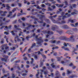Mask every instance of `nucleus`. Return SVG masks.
Instances as JSON below:
<instances>
[{
	"instance_id": "nucleus-1",
	"label": "nucleus",
	"mask_w": 78,
	"mask_h": 78,
	"mask_svg": "<svg viewBox=\"0 0 78 78\" xmlns=\"http://www.w3.org/2000/svg\"><path fill=\"white\" fill-rule=\"evenodd\" d=\"M74 36L72 35L69 38H68L65 36H62L59 37L60 40H63L66 41H70V42H74L75 39L74 38Z\"/></svg>"
},
{
	"instance_id": "nucleus-2",
	"label": "nucleus",
	"mask_w": 78,
	"mask_h": 78,
	"mask_svg": "<svg viewBox=\"0 0 78 78\" xmlns=\"http://www.w3.org/2000/svg\"><path fill=\"white\" fill-rule=\"evenodd\" d=\"M37 16H40L39 17L41 21H38V19L35 18V16H31L30 17L31 19H34V21H37V22L39 23H43V19H42L43 18H44V17H45V15H40V14H37Z\"/></svg>"
},
{
	"instance_id": "nucleus-3",
	"label": "nucleus",
	"mask_w": 78,
	"mask_h": 78,
	"mask_svg": "<svg viewBox=\"0 0 78 78\" xmlns=\"http://www.w3.org/2000/svg\"><path fill=\"white\" fill-rule=\"evenodd\" d=\"M58 27L56 25H53L52 26L51 30L52 31H56V32L58 33L59 34H61L62 32V31H60L58 29Z\"/></svg>"
},
{
	"instance_id": "nucleus-4",
	"label": "nucleus",
	"mask_w": 78,
	"mask_h": 78,
	"mask_svg": "<svg viewBox=\"0 0 78 78\" xmlns=\"http://www.w3.org/2000/svg\"><path fill=\"white\" fill-rule=\"evenodd\" d=\"M35 38L38 41L37 43L38 44L40 45V46L42 45V43L44 42V41L42 39V37H40L39 38H38V35H36L35 36Z\"/></svg>"
},
{
	"instance_id": "nucleus-5",
	"label": "nucleus",
	"mask_w": 78,
	"mask_h": 78,
	"mask_svg": "<svg viewBox=\"0 0 78 78\" xmlns=\"http://www.w3.org/2000/svg\"><path fill=\"white\" fill-rule=\"evenodd\" d=\"M3 57L4 58H1V61H5V62H7V60H8V56L6 55H3Z\"/></svg>"
},
{
	"instance_id": "nucleus-6",
	"label": "nucleus",
	"mask_w": 78,
	"mask_h": 78,
	"mask_svg": "<svg viewBox=\"0 0 78 78\" xmlns=\"http://www.w3.org/2000/svg\"><path fill=\"white\" fill-rule=\"evenodd\" d=\"M42 33L44 34H53V32H50L49 31H47V30L42 31Z\"/></svg>"
},
{
	"instance_id": "nucleus-7",
	"label": "nucleus",
	"mask_w": 78,
	"mask_h": 78,
	"mask_svg": "<svg viewBox=\"0 0 78 78\" xmlns=\"http://www.w3.org/2000/svg\"><path fill=\"white\" fill-rule=\"evenodd\" d=\"M65 15L66 16H66V15H64L62 16V20H64L65 18H68V17H70V14L68 13H67L65 14Z\"/></svg>"
},
{
	"instance_id": "nucleus-8",
	"label": "nucleus",
	"mask_w": 78,
	"mask_h": 78,
	"mask_svg": "<svg viewBox=\"0 0 78 78\" xmlns=\"http://www.w3.org/2000/svg\"><path fill=\"white\" fill-rule=\"evenodd\" d=\"M77 20L76 19L71 20V19H69L68 20V22H71L72 23H75V22H76Z\"/></svg>"
},
{
	"instance_id": "nucleus-9",
	"label": "nucleus",
	"mask_w": 78,
	"mask_h": 78,
	"mask_svg": "<svg viewBox=\"0 0 78 78\" xmlns=\"http://www.w3.org/2000/svg\"><path fill=\"white\" fill-rule=\"evenodd\" d=\"M62 28L65 30H67V29H69V27L67 25H64L62 27Z\"/></svg>"
},
{
	"instance_id": "nucleus-10",
	"label": "nucleus",
	"mask_w": 78,
	"mask_h": 78,
	"mask_svg": "<svg viewBox=\"0 0 78 78\" xmlns=\"http://www.w3.org/2000/svg\"><path fill=\"white\" fill-rule=\"evenodd\" d=\"M26 24L27 25V26H28V27H25V29H26L27 30H29L30 29V27H31L30 25V24L28 23H26Z\"/></svg>"
},
{
	"instance_id": "nucleus-11",
	"label": "nucleus",
	"mask_w": 78,
	"mask_h": 78,
	"mask_svg": "<svg viewBox=\"0 0 78 78\" xmlns=\"http://www.w3.org/2000/svg\"><path fill=\"white\" fill-rule=\"evenodd\" d=\"M18 37H19L18 36H16V37H15L14 39L15 43H17V40H16V39H17V41H20V40L18 38Z\"/></svg>"
},
{
	"instance_id": "nucleus-12",
	"label": "nucleus",
	"mask_w": 78,
	"mask_h": 78,
	"mask_svg": "<svg viewBox=\"0 0 78 78\" xmlns=\"http://www.w3.org/2000/svg\"><path fill=\"white\" fill-rule=\"evenodd\" d=\"M66 33L69 34H73V32L71 31L68 30Z\"/></svg>"
},
{
	"instance_id": "nucleus-13",
	"label": "nucleus",
	"mask_w": 78,
	"mask_h": 78,
	"mask_svg": "<svg viewBox=\"0 0 78 78\" xmlns=\"http://www.w3.org/2000/svg\"><path fill=\"white\" fill-rule=\"evenodd\" d=\"M40 71L41 72H44V75H47V73H48V71H44V70L41 69Z\"/></svg>"
},
{
	"instance_id": "nucleus-14",
	"label": "nucleus",
	"mask_w": 78,
	"mask_h": 78,
	"mask_svg": "<svg viewBox=\"0 0 78 78\" xmlns=\"http://www.w3.org/2000/svg\"><path fill=\"white\" fill-rule=\"evenodd\" d=\"M69 66H70V67H72V66L73 69H75L76 68V66H73V63H72L69 64Z\"/></svg>"
},
{
	"instance_id": "nucleus-15",
	"label": "nucleus",
	"mask_w": 78,
	"mask_h": 78,
	"mask_svg": "<svg viewBox=\"0 0 78 78\" xmlns=\"http://www.w3.org/2000/svg\"><path fill=\"white\" fill-rule=\"evenodd\" d=\"M50 18L51 19L53 23H56V21L55 19H53V16H50Z\"/></svg>"
},
{
	"instance_id": "nucleus-16",
	"label": "nucleus",
	"mask_w": 78,
	"mask_h": 78,
	"mask_svg": "<svg viewBox=\"0 0 78 78\" xmlns=\"http://www.w3.org/2000/svg\"><path fill=\"white\" fill-rule=\"evenodd\" d=\"M51 66L52 67V68L53 69H56V67L55 65H54V63H52L51 65Z\"/></svg>"
},
{
	"instance_id": "nucleus-17",
	"label": "nucleus",
	"mask_w": 78,
	"mask_h": 78,
	"mask_svg": "<svg viewBox=\"0 0 78 78\" xmlns=\"http://www.w3.org/2000/svg\"><path fill=\"white\" fill-rule=\"evenodd\" d=\"M5 6H6V7H7V8H6V9L7 10H8V11H9V9H10V6H9V4H7L5 5Z\"/></svg>"
},
{
	"instance_id": "nucleus-18",
	"label": "nucleus",
	"mask_w": 78,
	"mask_h": 78,
	"mask_svg": "<svg viewBox=\"0 0 78 78\" xmlns=\"http://www.w3.org/2000/svg\"><path fill=\"white\" fill-rule=\"evenodd\" d=\"M62 48H64L65 50H67V51H69V49L68 48H65V47L64 46H63L62 47Z\"/></svg>"
},
{
	"instance_id": "nucleus-19",
	"label": "nucleus",
	"mask_w": 78,
	"mask_h": 78,
	"mask_svg": "<svg viewBox=\"0 0 78 78\" xmlns=\"http://www.w3.org/2000/svg\"><path fill=\"white\" fill-rule=\"evenodd\" d=\"M60 24H64V23H66V21L64 20L61 21V22L58 23Z\"/></svg>"
},
{
	"instance_id": "nucleus-20",
	"label": "nucleus",
	"mask_w": 78,
	"mask_h": 78,
	"mask_svg": "<svg viewBox=\"0 0 78 78\" xmlns=\"http://www.w3.org/2000/svg\"><path fill=\"white\" fill-rule=\"evenodd\" d=\"M69 77H70L71 78H74V77H76V75L75 74L72 75V76H70Z\"/></svg>"
},
{
	"instance_id": "nucleus-21",
	"label": "nucleus",
	"mask_w": 78,
	"mask_h": 78,
	"mask_svg": "<svg viewBox=\"0 0 78 78\" xmlns=\"http://www.w3.org/2000/svg\"><path fill=\"white\" fill-rule=\"evenodd\" d=\"M16 9H17V10H19V9H18V8H14L12 10V12H14L15 11H16Z\"/></svg>"
},
{
	"instance_id": "nucleus-22",
	"label": "nucleus",
	"mask_w": 78,
	"mask_h": 78,
	"mask_svg": "<svg viewBox=\"0 0 78 78\" xmlns=\"http://www.w3.org/2000/svg\"><path fill=\"white\" fill-rule=\"evenodd\" d=\"M3 14H2V16H6V14H6V13H7V12H7V11H5L4 12H3Z\"/></svg>"
},
{
	"instance_id": "nucleus-23",
	"label": "nucleus",
	"mask_w": 78,
	"mask_h": 78,
	"mask_svg": "<svg viewBox=\"0 0 78 78\" xmlns=\"http://www.w3.org/2000/svg\"><path fill=\"white\" fill-rule=\"evenodd\" d=\"M12 12L11 11L9 12V14L8 15L7 17H10V16H11L12 15V14H12Z\"/></svg>"
},
{
	"instance_id": "nucleus-24",
	"label": "nucleus",
	"mask_w": 78,
	"mask_h": 78,
	"mask_svg": "<svg viewBox=\"0 0 78 78\" xmlns=\"http://www.w3.org/2000/svg\"><path fill=\"white\" fill-rule=\"evenodd\" d=\"M45 21L46 22L48 23H50V20H49V19H46L45 20Z\"/></svg>"
},
{
	"instance_id": "nucleus-25",
	"label": "nucleus",
	"mask_w": 78,
	"mask_h": 78,
	"mask_svg": "<svg viewBox=\"0 0 78 78\" xmlns=\"http://www.w3.org/2000/svg\"><path fill=\"white\" fill-rule=\"evenodd\" d=\"M55 75H56V76H60L59 72L58 71H57V72L55 73Z\"/></svg>"
},
{
	"instance_id": "nucleus-26",
	"label": "nucleus",
	"mask_w": 78,
	"mask_h": 78,
	"mask_svg": "<svg viewBox=\"0 0 78 78\" xmlns=\"http://www.w3.org/2000/svg\"><path fill=\"white\" fill-rule=\"evenodd\" d=\"M50 42H51V43H52L53 44H55V43H56V41L51 40L50 41Z\"/></svg>"
},
{
	"instance_id": "nucleus-27",
	"label": "nucleus",
	"mask_w": 78,
	"mask_h": 78,
	"mask_svg": "<svg viewBox=\"0 0 78 78\" xmlns=\"http://www.w3.org/2000/svg\"><path fill=\"white\" fill-rule=\"evenodd\" d=\"M34 46H36V43H34L32 45V46L31 47V48H33Z\"/></svg>"
},
{
	"instance_id": "nucleus-28",
	"label": "nucleus",
	"mask_w": 78,
	"mask_h": 78,
	"mask_svg": "<svg viewBox=\"0 0 78 78\" xmlns=\"http://www.w3.org/2000/svg\"><path fill=\"white\" fill-rule=\"evenodd\" d=\"M46 5H47L48 6H51V4L48 3H45Z\"/></svg>"
},
{
	"instance_id": "nucleus-29",
	"label": "nucleus",
	"mask_w": 78,
	"mask_h": 78,
	"mask_svg": "<svg viewBox=\"0 0 78 78\" xmlns=\"http://www.w3.org/2000/svg\"><path fill=\"white\" fill-rule=\"evenodd\" d=\"M44 65V63H43V62H40V67H42V66H43Z\"/></svg>"
},
{
	"instance_id": "nucleus-30",
	"label": "nucleus",
	"mask_w": 78,
	"mask_h": 78,
	"mask_svg": "<svg viewBox=\"0 0 78 78\" xmlns=\"http://www.w3.org/2000/svg\"><path fill=\"white\" fill-rule=\"evenodd\" d=\"M0 26H2L3 25V23L2 22V21L0 20Z\"/></svg>"
},
{
	"instance_id": "nucleus-31",
	"label": "nucleus",
	"mask_w": 78,
	"mask_h": 78,
	"mask_svg": "<svg viewBox=\"0 0 78 78\" xmlns=\"http://www.w3.org/2000/svg\"><path fill=\"white\" fill-rule=\"evenodd\" d=\"M57 61H61V58L59 57H57Z\"/></svg>"
},
{
	"instance_id": "nucleus-32",
	"label": "nucleus",
	"mask_w": 78,
	"mask_h": 78,
	"mask_svg": "<svg viewBox=\"0 0 78 78\" xmlns=\"http://www.w3.org/2000/svg\"><path fill=\"white\" fill-rule=\"evenodd\" d=\"M70 14V16L71 15H74V14H76V13H75V12H72Z\"/></svg>"
},
{
	"instance_id": "nucleus-33",
	"label": "nucleus",
	"mask_w": 78,
	"mask_h": 78,
	"mask_svg": "<svg viewBox=\"0 0 78 78\" xmlns=\"http://www.w3.org/2000/svg\"><path fill=\"white\" fill-rule=\"evenodd\" d=\"M73 49H74V51H72V52H75V51H76L77 50V49L76 48H73Z\"/></svg>"
},
{
	"instance_id": "nucleus-34",
	"label": "nucleus",
	"mask_w": 78,
	"mask_h": 78,
	"mask_svg": "<svg viewBox=\"0 0 78 78\" xmlns=\"http://www.w3.org/2000/svg\"><path fill=\"white\" fill-rule=\"evenodd\" d=\"M34 58L35 59H37L38 58L37 57V56L36 55H35L34 56Z\"/></svg>"
},
{
	"instance_id": "nucleus-35",
	"label": "nucleus",
	"mask_w": 78,
	"mask_h": 78,
	"mask_svg": "<svg viewBox=\"0 0 78 78\" xmlns=\"http://www.w3.org/2000/svg\"><path fill=\"white\" fill-rule=\"evenodd\" d=\"M62 16H58V18L57 19H58V20H61V17H62Z\"/></svg>"
},
{
	"instance_id": "nucleus-36",
	"label": "nucleus",
	"mask_w": 78,
	"mask_h": 78,
	"mask_svg": "<svg viewBox=\"0 0 78 78\" xmlns=\"http://www.w3.org/2000/svg\"><path fill=\"white\" fill-rule=\"evenodd\" d=\"M67 72L68 74H70V73H72L71 72H70V71H69V70H67Z\"/></svg>"
},
{
	"instance_id": "nucleus-37",
	"label": "nucleus",
	"mask_w": 78,
	"mask_h": 78,
	"mask_svg": "<svg viewBox=\"0 0 78 78\" xmlns=\"http://www.w3.org/2000/svg\"><path fill=\"white\" fill-rule=\"evenodd\" d=\"M72 6L73 8H76V4H73L72 5Z\"/></svg>"
},
{
	"instance_id": "nucleus-38",
	"label": "nucleus",
	"mask_w": 78,
	"mask_h": 78,
	"mask_svg": "<svg viewBox=\"0 0 78 78\" xmlns=\"http://www.w3.org/2000/svg\"><path fill=\"white\" fill-rule=\"evenodd\" d=\"M65 3L66 6H67V5H68V2H67V1H65Z\"/></svg>"
},
{
	"instance_id": "nucleus-39",
	"label": "nucleus",
	"mask_w": 78,
	"mask_h": 78,
	"mask_svg": "<svg viewBox=\"0 0 78 78\" xmlns=\"http://www.w3.org/2000/svg\"><path fill=\"white\" fill-rule=\"evenodd\" d=\"M4 33L5 34H6V35H8V34H9V33L7 32H5Z\"/></svg>"
},
{
	"instance_id": "nucleus-40",
	"label": "nucleus",
	"mask_w": 78,
	"mask_h": 78,
	"mask_svg": "<svg viewBox=\"0 0 78 78\" xmlns=\"http://www.w3.org/2000/svg\"><path fill=\"white\" fill-rule=\"evenodd\" d=\"M11 1H12V0H7L6 2L7 3H10Z\"/></svg>"
},
{
	"instance_id": "nucleus-41",
	"label": "nucleus",
	"mask_w": 78,
	"mask_h": 78,
	"mask_svg": "<svg viewBox=\"0 0 78 78\" xmlns=\"http://www.w3.org/2000/svg\"><path fill=\"white\" fill-rule=\"evenodd\" d=\"M37 9H42V8L41 7H39V6L38 5L37 6Z\"/></svg>"
},
{
	"instance_id": "nucleus-42",
	"label": "nucleus",
	"mask_w": 78,
	"mask_h": 78,
	"mask_svg": "<svg viewBox=\"0 0 78 78\" xmlns=\"http://www.w3.org/2000/svg\"><path fill=\"white\" fill-rule=\"evenodd\" d=\"M31 48H30L28 50V53H31Z\"/></svg>"
},
{
	"instance_id": "nucleus-43",
	"label": "nucleus",
	"mask_w": 78,
	"mask_h": 78,
	"mask_svg": "<svg viewBox=\"0 0 78 78\" xmlns=\"http://www.w3.org/2000/svg\"><path fill=\"white\" fill-rule=\"evenodd\" d=\"M55 5H56V6L58 8H59L60 7V4L59 5L58 4H55Z\"/></svg>"
},
{
	"instance_id": "nucleus-44",
	"label": "nucleus",
	"mask_w": 78,
	"mask_h": 78,
	"mask_svg": "<svg viewBox=\"0 0 78 78\" xmlns=\"http://www.w3.org/2000/svg\"><path fill=\"white\" fill-rule=\"evenodd\" d=\"M12 78H15V75L14 74H12Z\"/></svg>"
},
{
	"instance_id": "nucleus-45",
	"label": "nucleus",
	"mask_w": 78,
	"mask_h": 78,
	"mask_svg": "<svg viewBox=\"0 0 78 78\" xmlns=\"http://www.w3.org/2000/svg\"><path fill=\"white\" fill-rule=\"evenodd\" d=\"M17 20H15V21H14L12 22V23H17Z\"/></svg>"
},
{
	"instance_id": "nucleus-46",
	"label": "nucleus",
	"mask_w": 78,
	"mask_h": 78,
	"mask_svg": "<svg viewBox=\"0 0 78 78\" xmlns=\"http://www.w3.org/2000/svg\"><path fill=\"white\" fill-rule=\"evenodd\" d=\"M51 7L53 8V9H55L56 8V6H55V5H52Z\"/></svg>"
},
{
	"instance_id": "nucleus-47",
	"label": "nucleus",
	"mask_w": 78,
	"mask_h": 78,
	"mask_svg": "<svg viewBox=\"0 0 78 78\" xmlns=\"http://www.w3.org/2000/svg\"><path fill=\"white\" fill-rule=\"evenodd\" d=\"M30 27H32L33 28H34L35 26H34V25H31V24H30Z\"/></svg>"
},
{
	"instance_id": "nucleus-48",
	"label": "nucleus",
	"mask_w": 78,
	"mask_h": 78,
	"mask_svg": "<svg viewBox=\"0 0 78 78\" xmlns=\"http://www.w3.org/2000/svg\"><path fill=\"white\" fill-rule=\"evenodd\" d=\"M11 33H12V35H15V33H14V31H11Z\"/></svg>"
},
{
	"instance_id": "nucleus-49",
	"label": "nucleus",
	"mask_w": 78,
	"mask_h": 78,
	"mask_svg": "<svg viewBox=\"0 0 78 78\" xmlns=\"http://www.w3.org/2000/svg\"><path fill=\"white\" fill-rule=\"evenodd\" d=\"M51 3H52L53 4H55L56 3V2L54 0V1H52V2H51Z\"/></svg>"
},
{
	"instance_id": "nucleus-50",
	"label": "nucleus",
	"mask_w": 78,
	"mask_h": 78,
	"mask_svg": "<svg viewBox=\"0 0 78 78\" xmlns=\"http://www.w3.org/2000/svg\"><path fill=\"white\" fill-rule=\"evenodd\" d=\"M48 9H49V11H52V9H51V8H50V7H48Z\"/></svg>"
},
{
	"instance_id": "nucleus-51",
	"label": "nucleus",
	"mask_w": 78,
	"mask_h": 78,
	"mask_svg": "<svg viewBox=\"0 0 78 78\" xmlns=\"http://www.w3.org/2000/svg\"><path fill=\"white\" fill-rule=\"evenodd\" d=\"M42 56H43V58H44V59H46V56H45V55H42Z\"/></svg>"
},
{
	"instance_id": "nucleus-52",
	"label": "nucleus",
	"mask_w": 78,
	"mask_h": 78,
	"mask_svg": "<svg viewBox=\"0 0 78 78\" xmlns=\"http://www.w3.org/2000/svg\"><path fill=\"white\" fill-rule=\"evenodd\" d=\"M9 22H10V20H8L5 22V23H9Z\"/></svg>"
},
{
	"instance_id": "nucleus-53",
	"label": "nucleus",
	"mask_w": 78,
	"mask_h": 78,
	"mask_svg": "<svg viewBox=\"0 0 78 78\" xmlns=\"http://www.w3.org/2000/svg\"><path fill=\"white\" fill-rule=\"evenodd\" d=\"M21 15H22V14H21L20 13H18L17 16H21Z\"/></svg>"
},
{
	"instance_id": "nucleus-54",
	"label": "nucleus",
	"mask_w": 78,
	"mask_h": 78,
	"mask_svg": "<svg viewBox=\"0 0 78 78\" xmlns=\"http://www.w3.org/2000/svg\"><path fill=\"white\" fill-rule=\"evenodd\" d=\"M69 8L70 9H73V7H72V5H70Z\"/></svg>"
},
{
	"instance_id": "nucleus-55",
	"label": "nucleus",
	"mask_w": 78,
	"mask_h": 78,
	"mask_svg": "<svg viewBox=\"0 0 78 78\" xmlns=\"http://www.w3.org/2000/svg\"><path fill=\"white\" fill-rule=\"evenodd\" d=\"M45 5L42 4L41 5V7H42V8H44V7H45Z\"/></svg>"
},
{
	"instance_id": "nucleus-56",
	"label": "nucleus",
	"mask_w": 78,
	"mask_h": 78,
	"mask_svg": "<svg viewBox=\"0 0 78 78\" xmlns=\"http://www.w3.org/2000/svg\"><path fill=\"white\" fill-rule=\"evenodd\" d=\"M66 44H67V45H68L69 47H71V46H72V45H71V44H70L69 43H67Z\"/></svg>"
},
{
	"instance_id": "nucleus-57",
	"label": "nucleus",
	"mask_w": 78,
	"mask_h": 78,
	"mask_svg": "<svg viewBox=\"0 0 78 78\" xmlns=\"http://www.w3.org/2000/svg\"><path fill=\"white\" fill-rule=\"evenodd\" d=\"M2 71L3 72V73H5V69H3Z\"/></svg>"
},
{
	"instance_id": "nucleus-58",
	"label": "nucleus",
	"mask_w": 78,
	"mask_h": 78,
	"mask_svg": "<svg viewBox=\"0 0 78 78\" xmlns=\"http://www.w3.org/2000/svg\"><path fill=\"white\" fill-rule=\"evenodd\" d=\"M27 75V74L25 73H23L22 74V76H25L26 75Z\"/></svg>"
},
{
	"instance_id": "nucleus-59",
	"label": "nucleus",
	"mask_w": 78,
	"mask_h": 78,
	"mask_svg": "<svg viewBox=\"0 0 78 78\" xmlns=\"http://www.w3.org/2000/svg\"><path fill=\"white\" fill-rule=\"evenodd\" d=\"M18 5L19 7H21V6H22V4L20 3H19Z\"/></svg>"
},
{
	"instance_id": "nucleus-60",
	"label": "nucleus",
	"mask_w": 78,
	"mask_h": 78,
	"mask_svg": "<svg viewBox=\"0 0 78 78\" xmlns=\"http://www.w3.org/2000/svg\"><path fill=\"white\" fill-rule=\"evenodd\" d=\"M70 25L72 27H75V25L73 24H70Z\"/></svg>"
},
{
	"instance_id": "nucleus-61",
	"label": "nucleus",
	"mask_w": 78,
	"mask_h": 78,
	"mask_svg": "<svg viewBox=\"0 0 78 78\" xmlns=\"http://www.w3.org/2000/svg\"><path fill=\"white\" fill-rule=\"evenodd\" d=\"M2 6H3L4 8H5V5L4 4H2Z\"/></svg>"
},
{
	"instance_id": "nucleus-62",
	"label": "nucleus",
	"mask_w": 78,
	"mask_h": 78,
	"mask_svg": "<svg viewBox=\"0 0 78 78\" xmlns=\"http://www.w3.org/2000/svg\"><path fill=\"white\" fill-rule=\"evenodd\" d=\"M14 27L15 28H16V29H17V26H16V25H15L14 26Z\"/></svg>"
},
{
	"instance_id": "nucleus-63",
	"label": "nucleus",
	"mask_w": 78,
	"mask_h": 78,
	"mask_svg": "<svg viewBox=\"0 0 78 78\" xmlns=\"http://www.w3.org/2000/svg\"><path fill=\"white\" fill-rule=\"evenodd\" d=\"M54 56H56L57 55V53L55 52L53 54Z\"/></svg>"
},
{
	"instance_id": "nucleus-64",
	"label": "nucleus",
	"mask_w": 78,
	"mask_h": 78,
	"mask_svg": "<svg viewBox=\"0 0 78 78\" xmlns=\"http://www.w3.org/2000/svg\"><path fill=\"white\" fill-rule=\"evenodd\" d=\"M64 6V4H60V7H62Z\"/></svg>"
}]
</instances>
